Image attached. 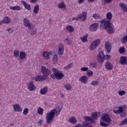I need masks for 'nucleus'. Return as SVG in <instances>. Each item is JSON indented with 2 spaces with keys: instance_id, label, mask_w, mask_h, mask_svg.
<instances>
[{
  "instance_id": "obj_1",
  "label": "nucleus",
  "mask_w": 127,
  "mask_h": 127,
  "mask_svg": "<svg viewBox=\"0 0 127 127\" xmlns=\"http://www.w3.org/2000/svg\"><path fill=\"white\" fill-rule=\"evenodd\" d=\"M107 18L103 19L100 21V23H101L100 25V29H106V31L109 34H111V33H114L115 32V26L111 22V20L113 18V14L111 12H108L106 14Z\"/></svg>"
},
{
  "instance_id": "obj_2",
  "label": "nucleus",
  "mask_w": 127,
  "mask_h": 127,
  "mask_svg": "<svg viewBox=\"0 0 127 127\" xmlns=\"http://www.w3.org/2000/svg\"><path fill=\"white\" fill-rule=\"evenodd\" d=\"M63 108V104L59 103L55 109H53L48 113L46 116V124H47V125H51L53 121H54L55 115L56 117H57V116L60 114V112L62 111Z\"/></svg>"
},
{
  "instance_id": "obj_3",
  "label": "nucleus",
  "mask_w": 127,
  "mask_h": 127,
  "mask_svg": "<svg viewBox=\"0 0 127 127\" xmlns=\"http://www.w3.org/2000/svg\"><path fill=\"white\" fill-rule=\"evenodd\" d=\"M112 123V119L110 117V115L105 114L101 118L100 126L103 127H107L108 126L111 125Z\"/></svg>"
},
{
  "instance_id": "obj_4",
  "label": "nucleus",
  "mask_w": 127,
  "mask_h": 127,
  "mask_svg": "<svg viewBox=\"0 0 127 127\" xmlns=\"http://www.w3.org/2000/svg\"><path fill=\"white\" fill-rule=\"evenodd\" d=\"M52 70L54 73L51 74V77L52 79H54V80H55V79L61 80L63 79V77L65 76L64 73H62V71L55 67H53Z\"/></svg>"
},
{
  "instance_id": "obj_5",
  "label": "nucleus",
  "mask_w": 127,
  "mask_h": 127,
  "mask_svg": "<svg viewBox=\"0 0 127 127\" xmlns=\"http://www.w3.org/2000/svg\"><path fill=\"white\" fill-rule=\"evenodd\" d=\"M111 58H112V56H111V55H105V54H104V51L100 50L97 55V59L99 63H104L105 62V59H106L107 61H109Z\"/></svg>"
},
{
  "instance_id": "obj_6",
  "label": "nucleus",
  "mask_w": 127,
  "mask_h": 127,
  "mask_svg": "<svg viewBox=\"0 0 127 127\" xmlns=\"http://www.w3.org/2000/svg\"><path fill=\"white\" fill-rule=\"evenodd\" d=\"M100 115L101 113L100 112H94L91 114L92 118L89 116H85L84 118L85 121H89L92 124H95V121L99 119Z\"/></svg>"
},
{
  "instance_id": "obj_7",
  "label": "nucleus",
  "mask_w": 127,
  "mask_h": 127,
  "mask_svg": "<svg viewBox=\"0 0 127 127\" xmlns=\"http://www.w3.org/2000/svg\"><path fill=\"white\" fill-rule=\"evenodd\" d=\"M124 109H126L125 105L120 107L118 110H114L113 112L117 115L121 114V118H124V117H126V112L124 111Z\"/></svg>"
},
{
  "instance_id": "obj_8",
  "label": "nucleus",
  "mask_w": 127,
  "mask_h": 127,
  "mask_svg": "<svg viewBox=\"0 0 127 127\" xmlns=\"http://www.w3.org/2000/svg\"><path fill=\"white\" fill-rule=\"evenodd\" d=\"M41 72L42 73L44 76H45L47 78V76L51 75V70L50 69L46 67L45 66H43L41 69Z\"/></svg>"
},
{
  "instance_id": "obj_9",
  "label": "nucleus",
  "mask_w": 127,
  "mask_h": 127,
  "mask_svg": "<svg viewBox=\"0 0 127 127\" xmlns=\"http://www.w3.org/2000/svg\"><path fill=\"white\" fill-rule=\"evenodd\" d=\"M101 44V39H97L92 43L90 46V50H94L97 47L99 46V45Z\"/></svg>"
},
{
  "instance_id": "obj_10",
  "label": "nucleus",
  "mask_w": 127,
  "mask_h": 127,
  "mask_svg": "<svg viewBox=\"0 0 127 127\" xmlns=\"http://www.w3.org/2000/svg\"><path fill=\"white\" fill-rule=\"evenodd\" d=\"M23 23L24 26L29 29H33L34 28L33 24H32V23L29 21V20L26 18H24Z\"/></svg>"
},
{
  "instance_id": "obj_11",
  "label": "nucleus",
  "mask_w": 127,
  "mask_h": 127,
  "mask_svg": "<svg viewBox=\"0 0 127 127\" xmlns=\"http://www.w3.org/2000/svg\"><path fill=\"white\" fill-rule=\"evenodd\" d=\"M99 28V23H94L89 26V30L92 32L97 31Z\"/></svg>"
},
{
  "instance_id": "obj_12",
  "label": "nucleus",
  "mask_w": 127,
  "mask_h": 127,
  "mask_svg": "<svg viewBox=\"0 0 127 127\" xmlns=\"http://www.w3.org/2000/svg\"><path fill=\"white\" fill-rule=\"evenodd\" d=\"M78 17L79 18V20L86 21L87 20V12L84 11L82 14L78 15Z\"/></svg>"
},
{
  "instance_id": "obj_13",
  "label": "nucleus",
  "mask_w": 127,
  "mask_h": 127,
  "mask_svg": "<svg viewBox=\"0 0 127 127\" xmlns=\"http://www.w3.org/2000/svg\"><path fill=\"white\" fill-rule=\"evenodd\" d=\"M105 49L106 51L108 53L111 52V50L112 49V44L109 41H106L105 43Z\"/></svg>"
},
{
  "instance_id": "obj_14",
  "label": "nucleus",
  "mask_w": 127,
  "mask_h": 127,
  "mask_svg": "<svg viewBox=\"0 0 127 127\" xmlns=\"http://www.w3.org/2000/svg\"><path fill=\"white\" fill-rule=\"evenodd\" d=\"M58 54L60 55V56H61L62 55H63L64 54V45H63L62 43H60L58 45Z\"/></svg>"
},
{
  "instance_id": "obj_15",
  "label": "nucleus",
  "mask_w": 127,
  "mask_h": 127,
  "mask_svg": "<svg viewBox=\"0 0 127 127\" xmlns=\"http://www.w3.org/2000/svg\"><path fill=\"white\" fill-rule=\"evenodd\" d=\"M47 79V77L44 75H37L35 78V80L39 82H41V81H45Z\"/></svg>"
},
{
  "instance_id": "obj_16",
  "label": "nucleus",
  "mask_w": 127,
  "mask_h": 127,
  "mask_svg": "<svg viewBox=\"0 0 127 127\" xmlns=\"http://www.w3.org/2000/svg\"><path fill=\"white\" fill-rule=\"evenodd\" d=\"M88 80H89V78L86 75L82 76L79 78L80 82L83 83V84H87L88 83Z\"/></svg>"
},
{
  "instance_id": "obj_17",
  "label": "nucleus",
  "mask_w": 127,
  "mask_h": 127,
  "mask_svg": "<svg viewBox=\"0 0 127 127\" xmlns=\"http://www.w3.org/2000/svg\"><path fill=\"white\" fill-rule=\"evenodd\" d=\"M28 88L29 91H34V90H35V86L32 81L28 83Z\"/></svg>"
},
{
  "instance_id": "obj_18",
  "label": "nucleus",
  "mask_w": 127,
  "mask_h": 127,
  "mask_svg": "<svg viewBox=\"0 0 127 127\" xmlns=\"http://www.w3.org/2000/svg\"><path fill=\"white\" fill-rule=\"evenodd\" d=\"M21 3L24 5L25 8L27 9V10H31V6L27 3L25 1H21Z\"/></svg>"
},
{
  "instance_id": "obj_19",
  "label": "nucleus",
  "mask_w": 127,
  "mask_h": 127,
  "mask_svg": "<svg viewBox=\"0 0 127 127\" xmlns=\"http://www.w3.org/2000/svg\"><path fill=\"white\" fill-rule=\"evenodd\" d=\"M14 112H21L22 111V109L17 104H15L13 105Z\"/></svg>"
},
{
  "instance_id": "obj_20",
  "label": "nucleus",
  "mask_w": 127,
  "mask_h": 127,
  "mask_svg": "<svg viewBox=\"0 0 127 127\" xmlns=\"http://www.w3.org/2000/svg\"><path fill=\"white\" fill-rule=\"evenodd\" d=\"M68 122L72 125H76V124H77V120L75 117H71V118H69Z\"/></svg>"
},
{
  "instance_id": "obj_21",
  "label": "nucleus",
  "mask_w": 127,
  "mask_h": 127,
  "mask_svg": "<svg viewBox=\"0 0 127 127\" xmlns=\"http://www.w3.org/2000/svg\"><path fill=\"white\" fill-rule=\"evenodd\" d=\"M105 66L106 69H107V70H109L110 71L113 70V64L110 62L106 63Z\"/></svg>"
},
{
  "instance_id": "obj_22",
  "label": "nucleus",
  "mask_w": 127,
  "mask_h": 127,
  "mask_svg": "<svg viewBox=\"0 0 127 127\" xmlns=\"http://www.w3.org/2000/svg\"><path fill=\"white\" fill-rule=\"evenodd\" d=\"M82 125V127H92V124H91V123H90L88 120L83 122Z\"/></svg>"
},
{
  "instance_id": "obj_23",
  "label": "nucleus",
  "mask_w": 127,
  "mask_h": 127,
  "mask_svg": "<svg viewBox=\"0 0 127 127\" xmlns=\"http://www.w3.org/2000/svg\"><path fill=\"white\" fill-rule=\"evenodd\" d=\"M119 62L120 64H122V65H126V62H127V57H121Z\"/></svg>"
},
{
  "instance_id": "obj_24",
  "label": "nucleus",
  "mask_w": 127,
  "mask_h": 127,
  "mask_svg": "<svg viewBox=\"0 0 127 127\" xmlns=\"http://www.w3.org/2000/svg\"><path fill=\"white\" fill-rule=\"evenodd\" d=\"M119 6L124 10V11H127V5L124 3H119Z\"/></svg>"
},
{
  "instance_id": "obj_25",
  "label": "nucleus",
  "mask_w": 127,
  "mask_h": 127,
  "mask_svg": "<svg viewBox=\"0 0 127 127\" xmlns=\"http://www.w3.org/2000/svg\"><path fill=\"white\" fill-rule=\"evenodd\" d=\"M26 57V54L24 52H20L19 55V59L20 60H23V59H25Z\"/></svg>"
},
{
  "instance_id": "obj_26",
  "label": "nucleus",
  "mask_w": 127,
  "mask_h": 127,
  "mask_svg": "<svg viewBox=\"0 0 127 127\" xmlns=\"http://www.w3.org/2000/svg\"><path fill=\"white\" fill-rule=\"evenodd\" d=\"M48 92V88L46 87H45L44 88H42L40 90V93L41 95H45Z\"/></svg>"
},
{
  "instance_id": "obj_27",
  "label": "nucleus",
  "mask_w": 127,
  "mask_h": 127,
  "mask_svg": "<svg viewBox=\"0 0 127 127\" xmlns=\"http://www.w3.org/2000/svg\"><path fill=\"white\" fill-rule=\"evenodd\" d=\"M10 9H11V10L19 11L21 9V7H20V6L16 5L14 6H10Z\"/></svg>"
},
{
  "instance_id": "obj_28",
  "label": "nucleus",
  "mask_w": 127,
  "mask_h": 127,
  "mask_svg": "<svg viewBox=\"0 0 127 127\" xmlns=\"http://www.w3.org/2000/svg\"><path fill=\"white\" fill-rule=\"evenodd\" d=\"M89 67H91V68H97V64L96 62H90L89 63Z\"/></svg>"
},
{
  "instance_id": "obj_29",
  "label": "nucleus",
  "mask_w": 127,
  "mask_h": 127,
  "mask_svg": "<svg viewBox=\"0 0 127 127\" xmlns=\"http://www.w3.org/2000/svg\"><path fill=\"white\" fill-rule=\"evenodd\" d=\"M43 56L45 58V59H50L51 58L48 52H44L43 53Z\"/></svg>"
},
{
  "instance_id": "obj_30",
  "label": "nucleus",
  "mask_w": 127,
  "mask_h": 127,
  "mask_svg": "<svg viewBox=\"0 0 127 127\" xmlns=\"http://www.w3.org/2000/svg\"><path fill=\"white\" fill-rule=\"evenodd\" d=\"M38 11H39V5H36L33 9V12L35 14H37L38 13Z\"/></svg>"
},
{
  "instance_id": "obj_31",
  "label": "nucleus",
  "mask_w": 127,
  "mask_h": 127,
  "mask_svg": "<svg viewBox=\"0 0 127 127\" xmlns=\"http://www.w3.org/2000/svg\"><path fill=\"white\" fill-rule=\"evenodd\" d=\"M88 36H89V35L86 34L84 36L80 37V39L82 42H87L88 41Z\"/></svg>"
},
{
  "instance_id": "obj_32",
  "label": "nucleus",
  "mask_w": 127,
  "mask_h": 127,
  "mask_svg": "<svg viewBox=\"0 0 127 127\" xmlns=\"http://www.w3.org/2000/svg\"><path fill=\"white\" fill-rule=\"evenodd\" d=\"M64 42H65V43H66L67 45H71L72 44V41L70 39H69V38L64 39Z\"/></svg>"
},
{
  "instance_id": "obj_33",
  "label": "nucleus",
  "mask_w": 127,
  "mask_h": 127,
  "mask_svg": "<svg viewBox=\"0 0 127 127\" xmlns=\"http://www.w3.org/2000/svg\"><path fill=\"white\" fill-rule=\"evenodd\" d=\"M66 30L69 32H72L74 31V27L72 25H68L66 27Z\"/></svg>"
},
{
  "instance_id": "obj_34",
  "label": "nucleus",
  "mask_w": 127,
  "mask_h": 127,
  "mask_svg": "<svg viewBox=\"0 0 127 127\" xmlns=\"http://www.w3.org/2000/svg\"><path fill=\"white\" fill-rule=\"evenodd\" d=\"M64 87L67 91H70V90H72V86H71V85L68 83H66L64 85Z\"/></svg>"
},
{
  "instance_id": "obj_35",
  "label": "nucleus",
  "mask_w": 127,
  "mask_h": 127,
  "mask_svg": "<svg viewBox=\"0 0 127 127\" xmlns=\"http://www.w3.org/2000/svg\"><path fill=\"white\" fill-rule=\"evenodd\" d=\"M125 125H127V118L123 120L119 124V126L122 127V126H125Z\"/></svg>"
},
{
  "instance_id": "obj_36",
  "label": "nucleus",
  "mask_w": 127,
  "mask_h": 127,
  "mask_svg": "<svg viewBox=\"0 0 127 127\" xmlns=\"http://www.w3.org/2000/svg\"><path fill=\"white\" fill-rule=\"evenodd\" d=\"M36 31H37V30L36 29H34L33 30H28V33H29L31 35H34L36 34Z\"/></svg>"
},
{
  "instance_id": "obj_37",
  "label": "nucleus",
  "mask_w": 127,
  "mask_h": 127,
  "mask_svg": "<svg viewBox=\"0 0 127 127\" xmlns=\"http://www.w3.org/2000/svg\"><path fill=\"white\" fill-rule=\"evenodd\" d=\"M38 114H40L41 116L43 115L44 110L41 107H39L37 110Z\"/></svg>"
},
{
  "instance_id": "obj_38",
  "label": "nucleus",
  "mask_w": 127,
  "mask_h": 127,
  "mask_svg": "<svg viewBox=\"0 0 127 127\" xmlns=\"http://www.w3.org/2000/svg\"><path fill=\"white\" fill-rule=\"evenodd\" d=\"M99 84V81H92L90 83L92 86H94V87H96V86H98Z\"/></svg>"
},
{
  "instance_id": "obj_39",
  "label": "nucleus",
  "mask_w": 127,
  "mask_h": 127,
  "mask_svg": "<svg viewBox=\"0 0 127 127\" xmlns=\"http://www.w3.org/2000/svg\"><path fill=\"white\" fill-rule=\"evenodd\" d=\"M86 74L88 77H92V76H93V72L91 70H88L87 71Z\"/></svg>"
},
{
  "instance_id": "obj_40",
  "label": "nucleus",
  "mask_w": 127,
  "mask_h": 127,
  "mask_svg": "<svg viewBox=\"0 0 127 127\" xmlns=\"http://www.w3.org/2000/svg\"><path fill=\"white\" fill-rule=\"evenodd\" d=\"M53 61L54 64H56V63H57V62L58 61L57 55H55L54 56Z\"/></svg>"
},
{
  "instance_id": "obj_41",
  "label": "nucleus",
  "mask_w": 127,
  "mask_h": 127,
  "mask_svg": "<svg viewBox=\"0 0 127 127\" xmlns=\"http://www.w3.org/2000/svg\"><path fill=\"white\" fill-rule=\"evenodd\" d=\"M3 20L4 23L6 24L9 23V22H10V19L8 18V17H5V18H4Z\"/></svg>"
},
{
  "instance_id": "obj_42",
  "label": "nucleus",
  "mask_w": 127,
  "mask_h": 127,
  "mask_svg": "<svg viewBox=\"0 0 127 127\" xmlns=\"http://www.w3.org/2000/svg\"><path fill=\"white\" fill-rule=\"evenodd\" d=\"M119 52L120 53H121V54H123L124 53H125V52H126V49L124 47H121L119 49Z\"/></svg>"
},
{
  "instance_id": "obj_43",
  "label": "nucleus",
  "mask_w": 127,
  "mask_h": 127,
  "mask_svg": "<svg viewBox=\"0 0 127 127\" xmlns=\"http://www.w3.org/2000/svg\"><path fill=\"white\" fill-rule=\"evenodd\" d=\"M121 42L122 43H126V42H127V35L125 36L123 38L121 39Z\"/></svg>"
},
{
  "instance_id": "obj_44",
  "label": "nucleus",
  "mask_w": 127,
  "mask_h": 127,
  "mask_svg": "<svg viewBox=\"0 0 127 127\" xmlns=\"http://www.w3.org/2000/svg\"><path fill=\"white\" fill-rule=\"evenodd\" d=\"M118 94L119 96H124V95H126V91L120 90L118 91Z\"/></svg>"
},
{
  "instance_id": "obj_45",
  "label": "nucleus",
  "mask_w": 127,
  "mask_h": 127,
  "mask_svg": "<svg viewBox=\"0 0 127 127\" xmlns=\"http://www.w3.org/2000/svg\"><path fill=\"white\" fill-rule=\"evenodd\" d=\"M72 66L73 64H69L67 66H64V69H65V70H68V69H70Z\"/></svg>"
},
{
  "instance_id": "obj_46",
  "label": "nucleus",
  "mask_w": 127,
  "mask_h": 127,
  "mask_svg": "<svg viewBox=\"0 0 127 127\" xmlns=\"http://www.w3.org/2000/svg\"><path fill=\"white\" fill-rule=\"evenodd\" d=\"M58 7H59V8H64V7H65V4L64 2H62L58 5Z\"/></svg>"
},
{
  "instance_id": "obj_47",
  "label": "nucleus",
  "mask_w": 127,
  "mask_h": 127,
  "mask_svg": "<svg viewBox=\"0 0 127 127\" xmlns=\"http://www.w3.org/2000/svg\"><path fill=\"white\" fill-rule=\"evenodd\" d=\"M14 55L15 57H18L19 56V51L15 50L14 52Z\"/></svg>"
},
{
  "instance_id": "obj_48",
  "label": "nucleus",
  "mask_w": 127,
  "mask_h": 127,
  "mask_svg": "<svg viewBox=\"0 0 127 127\" xmlns=\"http://www.w3.org/2000/svg\"><path fill=\"white\" fill-rule=\"evenodd\" d=\"M23 114L25 116L26 115H27V114H28V108H25Z\"/></svg>"
},
{
  "instance_id": "obj_49",
  "label": "nucleus",
  "mask_w": 127,
  "mask_h": 127,
  "mask_svg": "<svg viewBox=\"0 0 127 127\" xmlns=\"http://www.w3.org/2000/svg\"><path fill=\"white\" fill-rule=\"evenodd\" d=\"M81 70L83 71V72H86V71H87L88 70H89V68L83 67L81 68Z\"/></svg>"
},
{
  "instance_id": "obj_50",
  "label": "nucleus",
  "mask_w": 127,
  "mask_h": 127,
  "mask_svg": "<svg viewBox=\"0 0 127 127\" xmlns=\"http://www.w3.org/2000/svg\"><path fill=\"white\" fill-rule=\"evenodd\" d=\"M54 54V52H53V51H51L49 53V55H50V57L51 58V57H52Z\"/></svg>"
},
{
  "instance_id": "obj_51",
  "label": "nucleus",
  "mask_w": 127,
  "mask_h": 127,
  "mask_svg": "<svg viewBox=\"0 0 127 127\" xmlns=\"http://www.w3.org/2000/svg\"><path fill=\"white\" fill-rule=\"evenodd\" d=\"M6 30L8 31L9 33H12V32H13V30H12L11 28L7 29Z\"/></svg>"
},
{
  "instance_id": "obj_52",
  "label": "nucleus",
  "mask_w": 127,
  "mask_h": 127,
  "mask_svg": "<svg viewBox=\"0 0 127 127\" xmlns=\"http://www.w3.org/2000/svg\"><path fill=\"white\" fill-rule=\"evenodd\" d=\"M97 14L96 13H94L93 15V17L94 19H98V18L97 17Z\"/></svg>"
},
{
  "instance_id": "obj_53",
  "label": "nucleus",
  "mask_w": 127,
  "mask_h": 127,
  "mask_svg": "<svg viewBox=\"0 0 127 127\" xmlns=\"http://www.w3.org/2000/svg\"><path fill=\"white\" fill-rule=\"evenodd\" d=\"M43 122V121L42 120H39V122H37V124H38V125H39V126H41Z\"/></svg>"
},
{
  "instance_id": "obj_54",
  "label": "nucleus",
  "mask_w": 127,
  "mask_h": 127,
  "mask_svg": "<svg viewBox=\"0 0 127 127\" xmlns=\"http://www.w3.org/2000/svg\"><path fill=\"white\" fill-rule=\"evenodd\" d=\"M84 1H85V0H78V1H77L78 3H83V2H84Z\"/></svg>"
},
{
  "instance_id": "obj_55",
  "label": "nucleus",
  "mask_w": 127,
  "mask_h": 127,
  "mask_svg": "<svg viewBox=\"0 0 127 127\" xmlns=\"http://www.w3.org/2000/svg\"><path fill=\"white\" fill-rule=\"evenodd\" d=\"M79 18H78V16H77V17H73V18H72V20H77V21H78V20H79Z\"/></svg>"
},
{
  "instance_id": "obj_56",
  "label": "nucleus",
  "mask_w": 127,
  "mask_h": 127,
  "mask_svg": "<svg viewBox=\"0 0 127 127\" xmlns=\"http://www.w3.org/2000/svg\"><path fill=\"white\" fill-rule=\"evenodd\" d=\"M113 0H104V1H106L107 3H110Z\"/></svg>"
},
{
  "instance_id": "obj_57",
  "label": "nucleus",
  "mask_w": 127,
  "mask_h": 127,
  "mask_svg": "<svg viewBox=\"0 0 127 127\" xmlns=\"http://www.w3.org/2000/svg\"><path fill=\"white\" fill-rule=\"evenodd\" d=\"M31 2H32L33 3H36V1H37V0H30Z\"/></svg>"
},
{
  "instance_id": "obj_58",
  "label": "nucleus",
  "mask_w": 127,
  "mask_h": 127,
  "mask_svg": "<svg viewBox=\"0 0 127 127\" xmlns=\"http://www.w3.org/2000/svg\"><path fill=\"white\" fill-rule=\"evenodd\" d=\"M94 1L95 0H88V2H94Z\"/></svg>"
},
{
  "instance_id": "obj_59",
  "label": "nucleus",
  "mask_w": 127,
  "mask_h": 127,
  "mask_svg": "<svg viewBox=\"0 0 127 127\" xmlns=\"http://www.w3.org/2000/svg\"><path fill=\"white\" fill-rule=\"evenodd\" d=\"M97 19H101L102 18V17L100 15H97Z\"/></svg>"
},
{
  "instance_id": "obj_60",
  "label": "nucleus",
  "mask_w": 127,
  "mask_h": 127,
  "mask_svg": "<svg viewBox=\"0 0 127 127\" xmlns=\"http://www.w3.org/2000/svg\"><path fill=\"white\" fill-rule=\"evenodd\" d=\"M3 23H4V21L3 20L0 21V25L2 24Z\"/></svg>"
},
{
  "instance_id": "obj_61",
  "label": "nucleus",
  "mask_w": 127,
  "mask_h": 127,
  "mask_svg": "<svg viewBox=\"0 0 127 127\" xmlns=\"http://www.w3.org/2000/svg\"><path fill=\"white\" fill-rule=\"evenodd\" d=\"M127 64V59L126 58V65Z\"/></svg>"
}]
</instances>
